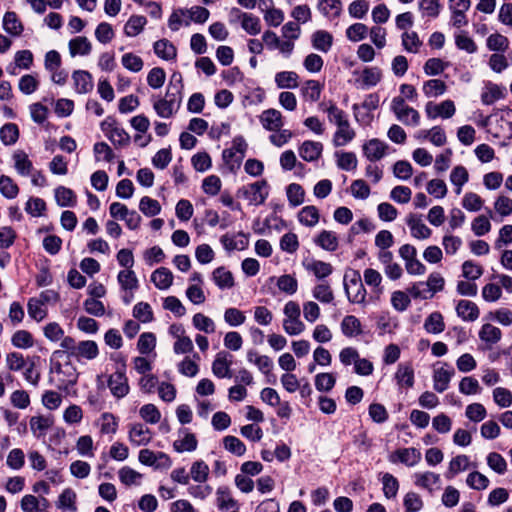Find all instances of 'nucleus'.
Returning <instances> with one entry per match:
<instances>
[{
	"mask_svg": "<svg viewBox=\"0 0 512 512\" xmlns=\"http://www.w3.org/2000/svg\"><path fill=\"white\" fill-rule=\"evenodd\" d=\"M246 149L245 139L242 136L235 137L232 141V147L224 149L222 152L223 169L228 173L236 174L241 167Z\"/></svg>",
	"mask_w": 512,
	"mask_h": 512,
	"instance_id": "1",
	"label": "nucleus"
},
{
	"mask_svg": "<svg viewBox=\"0 0 512 512\" xmlns=\"http://www.w3.org/2000/svg\"><path fill=\"white\" fill-rule=\"evenodd\" d=\"M343 286L349 302L360 304L365 301L366 289L358 270L349 269L345 272Z\"/></svg>",
	"mask_w": 512,
	"mask_h": 512,
	"instance_id": "2",
	"label": "nucleus"
},
{
	"mask_svg": "<svg viewBox=\"0 0 512 512\" xmlns=\"http://www.w3.org/2000/svg\"><path fill=\"white\" fill-rule=\"evenodd\" d=\"M269 196V186L266 180L242 186L237 191V197L244 198L250 205H261Z\"/></svg>",
	"mask_w": 512,
	"mask_h": 512,
	"instance_id": "3",
	"label": "nucleus"
},
{
	"mask_svg": "<svg viewBox=\"0 0 512 512\" xmlns=\"http://www.w3.org/2000/svg\"><path fill=\"white\" fill-rule=\"evenodd\" d=\"M391 110L395 114L397 120L404 125L416 127L420 123L419 112L406 105L403 97L397 96L392 99Z\"/></svg>",
	"mask_w": 512,
	"mask_h": 512,
	"instance_id": "4",
	"label": "nucleus"
},
{
	"mask_svg": "<svg viewBox=\"0 0 512 512\" xmlns=\"http://www.w3.org/2000/svg\"><path fill=\"white\" fill-rule=\"evenodd\" d=\"M107 385L112 395L118 399L125 397L130 390L126 377V365L123 363L108 377Z\"/></svg>",
	"mask_w": 512,
	"mask_h": 512,
	"instance_id": "5",
	"label": "nucleus"
},
{
	"mask_svg": "<svg viewBox=\"0 0 512 512\" xmlns=\"http://www.w3.org/2000/svg\"><path fill=\"white\" fill-rule=\"evenodd\" d=\"M101 129L116 148H123L130 144V135L114 120L107 118L101 123Z\"/></svg>",
	"mask_w": 512,
	"mask_h": 512,
	"instance_id": "6",
	"label": "nucleus"
},
{
	"mask_svg": "<svg viewBox=\"0 0 512 512\" xmlns=\"http://www.w3.org/2000/svg\"><path fill=\"white\" fill-rule=\"evenodd\" d=\"M138 459L140 463L157 469L169 468L171 466V460L168 455L163 452L155 453L149 449L140 450Z\"/></svg>",
	"mask_w": 512,
	"mask_h": 512,
	"instance_id": "7",
	"label": "nucleus"
},
{
	"mask_svg": "<svg viewBox=\"0 0 512 512\" xmlns=\"http://www.w3.org/2000/svg\"><path fill=\"white\" fill-rule=\"evenodd\" d=\"M259 121L265 130L271 132L280 131L284 125L282 113L274 108L264 110L259 116Z\"/></svg>",
	"mask_w": 512,
	"mask_h": 512,
	"instance_id": "8",
	"label": "nucleus"
},
{
	"mask_svg": "<svg viewBox=\"0 0 512 512\" xmlns=\"http://www.w3.org/2000/svg\"><path fill=\"white\" fill-rule=\"evenodd\" d=\"M455 105L451 100H445L440 104L428 102L425 106V112L428 118L434 119L438 116L450 118L455 114Z\"/></svg>",
	"mask_w": 512,
	"mask_h": 512,
	"instance_id": "9",
	"label": "nucleus"
},
{
	"mask_svg": "<svg viewBox=\"0 0 512 512\" xmlns=\"http://www.w3.org/2000/svg\"><path fill=\"white\" fill-rule=\"evenodd\" d=\"M445 367H448L447 363L433 372V388L438 393H443L448 389L449 383L455 374L453 368L447 369Z\"/></svg>",
	"mask_w": 512,
	"mask_h": 512,
	"instance_id": "10",
	"label": "nucleus"
},
{
	"mask_svg": "<svg viewBox=\"0 0 512 512\" xmlns=\"http://www.w3.org/2000/svg\"><path fill=\"white\" fill-rule=\"evenodd\" d=\"M406 224L410 228L411 235L414 238L427 239L432 234V230L423 223L420 215L409 214L406 218Z\"/></svg>",
	"mask_w": 512,
	"mask_h": 512,
	"instance_id": "11",
	"label": "nucleus"
},
{
	"mask_svg": "<svg viewBox=\"0 0 512 512\" xmlns=\"http://www.w3.org/2000/svg\"><path fill=\"white\" fill-rule=\"evenodd\" d=\"M232 356L225 351H221L216 354L215 359L212 363V372L218 378H230L231 377V358Z\"/></svg>",
	"mask_w": 512,
	"mask_h": 512,
	"instance_id": "12",
	"label": "nucleus"
},
{
	"mask_svg": "<svg viewBox=\"0 0 512 512\" xmlns=\"http://www.w3.org/2000/svg\"><path fill=\"white\" fill-rule=\"evenodd\" d=\"M479 339L485 344V349H491L502 338V331L490 323L483 324L478 333Z\"/></svg>",
	"mask_w": 512,
	"mask_h": 512,
	"instance_id": "13",
	"label": "nucleus"
},
{
	"mask_svg": "<svg viewBox=\"0 0 512 512\" xmlns=\"http://www.w3.org/2000/svg\"><path fill=\"white\" fill-rule=\"evenodd\" d=\"M322 151V143L311 140L304 141L299 147L300 157L307 162L318 160L322 154Z\"/></svg>",
	"mask_w": 512,
	"mask_h": 512,
	"instance_id": "14",
	"label": "nucleus"
},
{
	"mask_svg": "<svg viewBox=\"0 0 512 512\" xmlns=\"http://www.w3.org/2000/svg\"><path fill=\"white\" fill-rule=\"evenodd\" d=\"M220 241L227 251L244 250L249 245V239L243 232H239L236 236L222 235Z\"/></svg>",
	"mask_w": 512,
	"mask_h": 512,
	"instance_id": "15",
	"label": "nucleus"
},
{
	"mask_svg": "<svg viewBox=\"0 0 512 512\" xmlns=\"http://www.w3.org/2000/svg\"><path fill=\"white\" fill-rule=\"evenodd\" d=\"M314 243L329 252L336 251L339 246L337 234L330 230H322L317 237L314 238Z\"/></svg>",
	"mask_w": 512,
	"mask_h": 512,
	"instance_id": "16",
	"label": "nucleus"
},
{
	"mask_svg": "<svg viewBox=\"0 0 512 512\" xmlns=\"http://www.w3.org/2000/svg\"><path fill=\"white\" fill-rule=\"evenodd\" d=\"M303 266L307 271L312 272L319 280L330 276L333 272V266L321 260L312 259L310 261H304Z\"/></svg>",
	"mask_w": 512,
	"mask_h": 512,
	"instance_id": "17",
	"label": "nucleus"
},
{
	"mask_svg": "<svg viewBox=\"0 0 512 512\" xmlns=\"http://www.w3.org/2000/svg\"><path fill=\"white\" fill-rule=\"evenodd\" d=\"M75 90L79 94H86L92 91L93 81L89 72L84 70H76L72 74Z\"/></svg>",
	"mask_w": 512,
	"mask_h": 512,
	"instance_id": "18",
	"label": "nucleus"
},
{
	"mask_svg": "<svg viewBox=\"0 0 512 512\" xmlns=\"http://www.w3.org/2000/svg\"><path fill=\"white\" fill-rule=\"evenodd\" d=\"M356 136L353 128H351L349 121L337 126V130L333 135V144L335 147H342L351 142Z\"/></svg>",
	"mask_w": 512,
	"mask_h": 512,
	"instance_id": "19",
	"label": "nucleus"
},
{
	"mask_svg": "<svg viewBox=\"0 0 512 512\" xmlns=\"http://www.w3.org/2000/svg\"><path fill=\"white\" fill-rule=\"evenodd\" d=\"M387 145L379 139H371L363 145V152L368 160L378 161L385 155Z\"/></svg>",
	"mask_w": 512,
	"mask_h": 512,
	"instance_id": "20",
	"label": "nucleus"
},
{
	"mask_svg": "<svg viewBox=\"0 0 512 512\" xmlns=\"http://www.w3.org/2000/svg\"><path fill=\"white\" fill-rule=\"evenodd\" d=\"M458 317L464 321H475L479 317L478 306L469 300H460L456 306Z\"/></svg>",
	"mask_w": 512,
	"mask_h": 512,
	"instance_id": "21",
	"label": "nucleus"
},
{
	"mask_svg": "<svg viewBox=\"0 0 512 512\" xmlns=\"http://www.w3.org/2000/svg\"><path fill=\"white\" fill-rule=\"evenodd\" d=\"M311 42L314 49L327 53L333 44V36L325 30H317L311 36Z\"/></svg>",
	"mask_w": 512,
	"mask_h": 512,
	"instance_id": "22",
	"label": "nucleus"
},
{
	"mask_svg": "<svg viewBox=\"0 0 512 512\" xmlns=\"http://www.w3.org/2000/svg\"><path fill=\"white\" fill-rule=\"evenodd\" d=\"M505 95L506 89L504 87L489 82L481 94V101L484 105H491L504 98Z\"/></svg>",
	"mask_w": 512,
	"mask_h": 512,
	"instance_id": "23",
	"label": "nucleus"
},
{
	"mask_svg": "<svg viewBox=\"0 0 512 512\" xmlns=\"http://www.w3.org/2000/svg\"><path fill=\"white\" fill-rule=\"evenodd\" d=\"M395 379L400 388H412L414 385V370L412 365L400 363L395 373Z\"/></svg>",
	"mask_w": 512,
	"mask_h": 512,
	"instance_id": "24",
	"label": "nucleus"
},
{
	"mask_svg": "<svg viewBox=\"0 0 512 512\" xmlns=\"http://www.w3.org/2000/svg\"><path fill=\"white\" fill-rule=\"evenodd\" d=\"M275 84L279 89H294L299 86V76L294 71H281L275 74Z\"/></svg>",
	"mask_w": 512,
	"mask_h": 512,
	"instance_id": "25",
	"label": "nucleus"
},
{
	"mask_svg": "<svg viewBox=\"0 0 512 512\" xmlns=\"http://www.w3.org/2000/svg\"><path fill=\"white\" fill-rule=\"evenodd\" d=\"M154 53L161 59L169 61L177 56L176 47L167 39H160L153 45Z\"/></svg>",
	"mask_w": 512,
	"mask_h": 512,
	"instance_id": "26",
	"label": "nucleus"
},
{
	"mask_svg": "<svg viewBox=\"0 0 512 512\" xmlns=\"http://www.w3.org/2000/svg\"><path fill=\"white\" fill-rule=\"evenodd\" d=\"M3 29L12 36H20L24 27L17 14L13 11H8L3 17Z\"/></svg>",
	"mask_w": 512,
	"mask_h": 512,
	"instance_id": "27",
	"label": "nucleus"
},
{
	"mask_svg": "<svg viewBox=\"0 0 512 512\" xmlns=\"http://www.w3.org/2000/svg\"><path fill=\"white\" fill-rule=\"evenodd\" d=\"M150 431L143 424H134L129 430V440L136 446L146 445L150 442Z\"/></svg>",
	"mask_w": 512,
	"mask_h": 512,
	"instance_id": "28",
	"label": "nucleus"
},
{
	"mask_svg": "<svg viewBox=\"0 0 512 512\" xmlns=\"http://www.w3.org/2000/svg\"><path fill=\"white\" fill-rule=\"evenodd\" d=\"M151 281L158 289L166 290L172 285L173 274L168 268L160 267L151 274Z\"/></svg>",
	"mask_w": 512,
	"mask_h": 512,
	"instance_id": "29",
	"label": "nucleus"
},
{
	"mask_svg": "<svg viewBox=\"0 0 512 512\" xmlns=\"http://www.w3.org/2000/svg\"><path fill=\"white\" fill-rule=\"evenodd\" d=\"M317 8L325 17L335 19L342 12V2L341 0H320Z\"/></svg>",
	"mask_w": 512,
	"mask_h": 512,
	"instance_id": "30",
	"label": "nucleus"
},
{
	"mask_svg": "<svg viewBox=\"0 0 512 512\" xmlns=\"http://www.w3.org/2000/svg\"><path fill=\"white\" fill-rule=\"evenodd\" d=\"M99 354L98 346L95 341L85 340L77 344L75 358L95 359Z\"/></svg>",
	"mask_w": 512,
	"mask_h": 512,
	"instance_id": "31",
	"label": "nucleus"
},
{
	"mask_svg": "<svg viewBox=\"0 0 512 512\" xmlns=\"http://www.w3.org/2000/svg\"><path fill=\"white\" fill-rule=\"evenodd\" d=\"M341 330L345 336L355 337L362 334V325L357 317L347 315L341 322Z\"/></svg>",
	"mask_w": 512,
	"mask_h": 512,
	"instance_id": "32",
	"label": "nucleus"
},
{
	"mask_svg": "<svg viewBox=\"0 0 512 512\" xmlns=\"http://www.w3.org/2000/svg\"><path fill=\"white\" fill-rule=\"evenodd\" d=\"M52 424L53 420L50 417L33 416L30 419L31 431L38 438L45 436Z\"/></svg>",
	"mask_w": 512,
	"mask_h": 512,
	"instance_id": "33",
	"label": "nucleus"
},
{
	"mask_svg": "<svg viewBox=\"0 0 512 512\" xmlns=\"http://www.w3.org/2000/svg\"><path fill=\"white\" fill-rule=\"evenodd\" d=\"M212 279L215 284L222 290L229 289L234 286V278L230 271L224 267L216 268L212 273Z\"/></svg>",
	"mask_w": 512,
	"mask_h": 512,
	"instance_id": "34",
	"label": "nucleus"
},
{
	"mask_svg": "<svg viewBox=\"0 0 512 512\" xmlns=\"http://www.w3.org/2000/svg\"><path fill=\"white\" fill-rule=\"evenodd\" d=\"M92 46L90 41L84 36H78L69 41V51L71 56L88 55Z\"/></svg>",
	"mask_w": 512,
	"mask_h": 512,
	"instance_id": "35",
	"label": "nucleus"
},
{
	"mask_svg": "<svg viewBox=\"0 0 512 512\" xmlns=\"http://www.w3.org/2000/svg\"><path fill=\"white\" fill-rule=\"evenodd\" d=\"M486 46L490 51H494L495 53H504L509 48V40L500 33H493L488 36Z\"/></svg>",
	"mask_w": 512,
	"mask_h": 512,
	"instance_id": "36",
	"label": "nucleus"
},
{
	"mask_svg": "<svg viewBox=\"0 0 512 512\" xmlns=\"http://www.w3.org/2000/svg\"><path fill=\"white\" fill-rule=\"evenodd\" d=\"M118 283L122 290L132 291L138 288V279L132 269L121 270L117 276Z\"/></svg>",
	"mask_w": 512,
	"mask_h": 512,
	"instance_id": "37",
	"label": "nucleus"
},
{
	"mask_svg": "<svg viewBox=\"0 0 512 512\" xmlns=\"http://www.w3.org/2000/svg\"><path fill=\"white\" fill-rule=\"evenodd\" d=\"M298 220L302 225L314 227L319 221V211L313 206H305L298 213Z\"/></svg>",
	"mask_w": 512,
	"mask_h": 512,
	"instance_id": "38",
	"label": "nucleus"
},
{
	"mask_svg": "<svg viewBox=\"0 0 512 512\" xmlns=\"http://www.w3.org/2000/svg\"><path fill=\"white\" fill-rule=\"evenodd\" d=\"M396 455L401 463L409 467L415 466L421 460L420 451L413 447L398 449Z\"/></svg>",
	"mask_w": 512,
	"mask_h": 512,
	"instance_id": "39",
	"label": "nucleus"
},
{
	"mask_svg": "<svg viewBox=\"0 0 512 512\" xmlns=\"http://www.w3.org/2000/svg\"><path fill=\"white\" fill-rule=\"evenodd\" d=\"M55 199L61 207H74L76 205L75 193L64 186H59L55 189Z\"/></svg>",
	"mask_w": 512,
	"mask_h": 512,
	"instance_id": "40",
	"label": "nucleus"
},
{
	"mask_svg": "<svg viewBox=\"0 0 512 512\" xmlns=\"http://www.w3.org/2000/svg\"><path fill=\"white\" fill-rule=\"evenodd\" d=\"M189 476L198 483H204L209 476V466L203 460L192 463Z\"/></svg>",
	"mask_w": 512,
	"mask_h": 512,
	"instance_id": "41",
	"label": "nucleus"
},
{
	"mask_svg": "<svg viewBox=\"0 0 512 512\" xmlns=\"http://www.w3.org/2000/svg\"><path fill=\"white\" fill-rule=\"evenodd\" d=\"M424 328L428 333L439 334L444 331L443 316L439 312L431 313L425 320Z\"/></svg>",
	"mask_w": 512,
	"mask_h": 512,
	"instance_id": "42",
	"label": "nucleus"
},
{
	"mask_svg": "<svg viewBox=\"0 0 512 512\" xmlns=\"http://www.w3.org/2000/svg\"><path fill=\"white\" fill-rule=\"evenodd\" d=\"M335 156L337 157V166L338 168L351 171L355 170L357 167V157L354 152H336Z\"/></svg>",
	"mask_w": 512,
	"mask_h": 512,
	"instance_id": "43",
	"label": "nucleus"
},
{
	"mask_svg": "<svg viewBox=\"0 0 512 512\" xmlns=\"http://www.w3.org/2000/svg\"><path fill=\"white\" fill-rule=\"evenodd\" d=\"M321 91L322 86L316 80H307L301 88L303 97L311 102H316L320 99Z\"/></svg>",
	"mask_w": 512,
	"mask_h": 512,
	"instance_id": "44",
	"label": "nucleus"
},
{
	"mask_svg": "<svg viewBox=\"0 0 512 512\" xmlns=\"http://www.w3.org/2000/svg\"><path fill=\"white\" fill-rule=\"evenodd\" d=\"M455 45L459 50H463L469 54L476 53L478 49L475 41L468 36L465 31L455 34Z\"/></svg>",
	"mask_w": 512,
	"mask_h": 512,
	"instance_id": "45",
	"label": "nucleus"
},
{
	"mask_svg": "<svg viewBox=\"0 0 512 512\" xmlns=\"http://www.w3.org/2000/svg\"><path fill=\"white\" fill-rule=\"evenodd\" d=\"M198 445V441L194 434L185 431V435L183 439L176 440L173 443V448L175 451L182 453L185 451L192 452L196 450Z\"/></svg>",
	"mask_w": 512,
	"mask_h": 512,
	"instance_id": "46",
	"label": "nucleus"
},
{
	"mask_svg": "<svg viewBox=\"0 0 512 512\" xmlns=\"http://www.w3.org/2000/svg\"><path fill=\"white\" fill-rule=\"evenodd\" d=\"M146 22L144 16H131L124 26V33L129 37H134L143 30Z\"/></svg>",
	"mask_w": 512,
	"mask_h": 512,
	"instance_id": "47",
	"label": "nucleus"
},
{
	"mask_svg": "<svg viewBox=\"0 0 512 512\" xmlns=\"http://www.w3.org/2000/svg\"><path fill=\"white\" fill-rule=\"evenodd\" d=\"M19 138L18 126L14 123H6L0 129V139L4 145H13Z\"/></svg>",
	"mask_w": 512,
	"mask_h": 512,
	"instance_id": "48",
	"label": "nucleus"
},
{
	"mask_svg": "<svg viewBox=\"0 0 512 512\" xmlns=\"http://www.w3.org/2000/svg\"><path fill=\"white\" fill-rule=\"evenodd\" d=\"M286 194L289 204L293 207H297L304 202L305 191L300 184H289L286 188Z\"/></svg>",
	"mask_w": 512,
	"mask_h": 512,
	"instance_id": "49",
	"label": "nucleus"
},
{
	"mask_svg": "<svg viewBox=\"0 0 512 512\" xmlns=\"http://www.w3.org/2000/svg\"><path fill=\"white\" fill-rule=\"evenodd\" d=\"M446 84L440 79H431L423 84V92L427 97H437L445 93Z\"/></svg>",
	"mask_w": 512,
	"mask_h": 512,
	"instance_id": "50",
	"label": "nucleus"
},
{
	"mask_svg": "<svg viewBox=\"0 0 512 512\" xmlns=\"http://www.w3.org/2000/svg\"><path fill=\"white\" fill-rule=\"evenodd\" d=\"M415 485L424 489L432 490L431 486L440 482L439 474L433 472L416 473L414 475Z\"/></svg>",
	"mask_w": 512,
	"mask_h": 512,
	"instance_id": "51",
	"label": "nucleus"
},
{
	"mask_svg": "<svg viewBox=\"0 0 512 512\" xmlns=\"http://www.w3.org/2000/svg\"><path fill=\"white\" fill-rule=\"evenodd\" d=\"M118 476L120 481L126 486L138 485L142 479V474L128 466L122 467L118 471Z\"/></svg>",
	"mask_w": 512,
	"mask_h": 512,
	"instance_id": "52",
	"label": "nucleus"
},
{
	"mask_svg": "<svg viewBox=\"0 0 512 512\" xmlns=\"http://www.w3.org/2000/svg\"><path fill=\"white\" fill-rule=\"evenodd\" d=\"M13 159L15 161V169L17 172L23 176L30 174L32 171L33 165L29 160L28 155L23 151L15 152L13 155Z\"/></svg>",
	"mask_w": 512,
	"mask_h": 512,
	"instance_id": "53",
	"label": "nucleus"
},
{
	"mask_svg": "<svg viewBox=\"0 0 512 512\" xmlns=\"http://www.w3.org/2000/svg\"><path fill=\"white\" fill-rule=\"evenodd\" d=\"M193 326L204 333L211 334L215 332L214 321L202 313H196L192 318Z\"/></svg>",
	"mask_w": 512,
	"mask_h": 512,
	"instance_id": "54",
	"label": "nucleus"
},
{
	"mask_svg": "<svg viewBox=\"0 0 512 512\" xmlns=\"http://www.w3.org/2000/svg\"><path fill=\"white\" fill-rule=\"evenodd\" d=\"M133 316L142 323H149L154 319L152 308L147 302H138L133 307Z\"/></svg>",
	"mask_w": 512,
	"mask_h": 512,
	"instance_id": "55",
	"label": "nucleus"
},
{
	"mask_svg": "<svg viewBox=\"0 0 512 512\" xmlns=\"http://www.w3.org/2000/svg\"><path fill=\"white\" fill-rule=\"evenodd\" d=\"M139 209L145 216L153 217L160 213L161 206L157 200L144 196L139 202Z\"/></svg>",
	"mask_w": 512,
	"mask_h": 512,
	"instance_id": "56",
	"label": "nucleus"
},
{
	"mask_svg": "<svg viewBox=\"0 0 512 512\" xmlns=\"http://www.w3.org/2000/svg\"><path fill=\"white\" fill-rule=\"evenodd\" d=\"M382 79V72L378 67H367L362 71V84L364 87L376 86Z\"/></svg>",
	"mask_w": 512,
	"mask_h": 512,
	"instance_id": "57",
	"label": "nucleus"
},
{
	"mask_svg": "<svg viewBox=\"0 0 512 512\" xmlns=\"http://www.w3.org/2000/svg\"><path fill=\"white\" fill-rule=\"evenodd\" d=\"M0 193L7 199H14L19 193L17 184L6 175L0 177Z\"/></svg>",
	"mask_w": 512,
	"mask_h": 512,
	"instance_id": "58",
	"label": "nucleus"
},
{
	"mask_svg": "<svg viewBox=\"0 0 512 512\" xmlns=\"http://www.w3.org/2000/svg\"><path fill=\"white\" fill-rule=\"evenodd\" d=\"M223 445L224 448L229 451L230 453L236 455V456H242L246 452V446L245 444L237 437L235 436H225L223 438Z\"/></svg>",
	"mask_w": 512,
	"mask_h": 512,
	"instance_id": "59",
	"label": "nucleus"
},
{
	"mask_svg": "<svg viewBox=\"0 0 512 512\" xmlns=\"http://www.w3.org/2000/svg\"><path fill=\"white\" fill-rule=\"evenodd\" d=\"M407 292L415 299H429L434 295L427 281L414 283L407 289Z\"/></svg>",
	"mask_w": 512,
	"mask_h": 512,
	"instance_id": "60",
	"label": "nucleus"
},
{
	"mask_svg": "<svg viewBox=\"0 0 512 512\" xmlns=\"http://www.w3.org/2000/svg\"><path fill=\"white\" fill-rule=\"evenodd\" d=\"M469 174L464 166H456L453 168L450 174V180L453 185L457 187L456 193L460 194L462 186L468 181Z\"/></svg>",
	"mask_w": 512,
	"mask_h": 512,
	"instance_id": "61",
	"label": "nucleus"
},
{
	"mask_svg": "<svg viewBox=\"0 0 512 512\" xmlns=\"http://www.w3.org/2000/svg\"><path fill=\"white\" fill-rule=\"evenodd\" d=\"M313 297L321 303H331L334 299L333 291L330 285L326 282L320 283L313 288Z\"/></svg>",
	"mask_w": 512,
	"mask_h": 512,
	"instance_id": "62",
	"label": "nucleus"
},
{
	"mask_svg": "<svg viewBox=\"0 0 512 512\" xmlns=\"http://www.w3.org/2000/svg\"><path fill=\"white\" fill-rule=\"evenodd\" d=\"M241 27L249 35L255 36L261 32L260 18L251 13H246L242 19Z\"/></svg>",
	"mask_w": 512,
	"mask_h": 512,
	"instance_id": "63",
	"label": "nucleus"
},
{
	"mask_svg": "<svg viewBox=\"0 0 512 512\" xmlns=\"http://www.w3.org/2000/svg\"><path fill=\"white\" fill-rule=\"evenodd\" d=\"M277 287L280 291L288 295H293L298 289V282L294 276L285 274L278 278Z\"/></svg>",
	"mask_w": 512,
	"mask_h": 512,
	"instance_id": "64",
	"label": "nucleus"
}]
</instances>
